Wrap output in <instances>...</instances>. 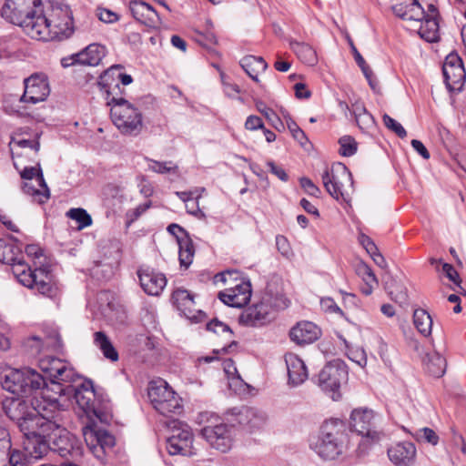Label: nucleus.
I'll use <instances>...</instances> for the list:
<instances>
[{"mask_svg":"<svg viewBox=\"0 0 466 466\" xmlns=\"http://www.w3.org/2000/svg\"><path fill=\"white\" fill-rule=\"evenodd\" d=\"M0 262L11 265L14 275L25 287L51 299L60 298L61 289L54 276L44 269L32 271L22 260L21 249L13 239L0 238Z\"/></svg>","mask_w":466,"mask_h":466,"instance_id":"1","label":"nucleus"},{"mask_svg":"<svg viewBox=\"0 0 466 466\" xmlns=\"http://www.w3.org/2000/svg\"><path fill=\"white\" fill-rule=\"evenodd\" d=\"M60 387L53 384L40 391V398L34 396L29 405L26 400L20 398H7L4 400V412L12 420L15 421L21 431L39 427L40 419L48 416V412H56L59 404L56 393Z\"/></svg>","mask_w":466,"mask_h":466,"instance_id":"2","label":"nucleus"},{"mask_svg":"<svg viewBox=\"0 0 466 466\" xmlns=\"http://www.w3.org/2000/svg\"><path fill=\"white\" fill-rule=\"evenodd\" d=\"M28 36L33 39L48 41L62 40L72 35L75 30L70 7L63 4H55L46 12L41 9L35 24L28 26Z\"/></svg>","mask_w":466,"mask_h":466,"instance_id":"3","label":"nucleus"},{"mask_svg":"<svg viewBox=\"0 0 466 466\" xmlns=\"http://www.w3.org/2000/svg\"><path fill=\"white\" fill-rule=\"evenodd\" d=\"M67 386L56 383L60 387L59 393H56L57 403L59 404L56 412L63 410L71 398H73L78 409L83 411L89 421L94 419H98L103 421L102 414L95 408L96 394L94 391L93 383L91 380L81 378L76 373V378L74 380H69Z\"/></svg>","mask_w":466,"mask_h":466,"instance_id":"4","label":"nucleus"},{"mask_svg":"<svg viewBox=\"0 0 466 466\" xmlns=\"http://www.w3.org/2000/svg\"><path fill=\"white\" fill-rule=\"evenodd\" d=\"M113 124L124 136H138L144 127L143 114L133 103L124 97L112 96L107 99Z\"/></svg>","mask_w":466,"mask_h":466,"instance_id":"5","label":"nucleus"},{"mask_svg":"<svg viewBox=\"0 0 466 466\" xmlns=\"http://www.w3.org/2000/svg\"><path fill=\"white\" fill-rule=\"evenodd\" d=\"M345 442L344 425L341 420H329L320 427L312 449L325 460H334L342 453Z\"/></svg>","mask_w":466,"mask_h":466,"instance_id":"6","label":"nucleus"},{"mask_svg":"<svg viewBox=\"0 0 466 466\" xmlns=\"http://www.w3.org/2000/svg\"><path fill=\"white\" fill-rule=\"evenodd\" d=\"M3 387L14 394L23 395L31 400L34 396L41 400L40 391L46 388L43 376L29 368L10 370L5 377Z\"/></svg>","mask_w":466,"mask_h":466,"instance_id":"7","label":"nucleus"},{"mask_svg":"<svg viewBox=\"0 0 466 466\" xmlns=\"http://www.w3.org/2000/svg\"><path fill=\"white\" fill-rule=\"evenodd\" d=\"M350 428L362 437L360 450L364 452L370 446L385 439V434L378 430L379 416L368 408H357L351 411Z\"/></svg>","mask_w":466,"mask_h":466,"instance_id":"8","label":"nucleus"},{"mask_svg":"<svg viewBox=\"0 0 466 466\" xmlns=\"http://www.w3.org/2000/svg\"><path fill=\"white\" fill-rule=\"evenodd\" d=\"M42 9L40 0H5L2 16L10 23L19 25L28 35V26L35 24Z\"/></svg>","mask_w":466,"mask_h":466,"instance_id":"9","label":"nucleus"},{"mask_svg":"<svg viewBox=\"0 0 466 466\" xmlns=\"http://www.w3.org/2000/svg\"><path fill=\"white\" fill-rule=\"evenodd\" d=\"M237 271H225L217 274L214 278L216 284L221 282L230 287L218 293L219 299L230 307L240 308L248 304L251 298V285L249 281L238 279Z\"/></svg>","mask_w":466,"mask_h":466,"instance_id":"10","label":"nucleus"},{"mask_svg":"<svg viewBox=\"0 0 466 466\" xmlns=\"http://www.w3.org/2000/svg\"><path fill=\"white\" fill-rule=\"evenodd\" d=\"M199 423H207L202 429V436L216 450L227 452L232 447L234 429L218 422L219 418L210 412H202L198 417Z\"/></svg>","mask_w":466,"mask_h":466,"instance_id":"11","label":"nucleus"},{"mask_svg":"<svg viewBox=\"0 0 466 466\" xmlns=\"http://www.w3.org/2000/svg\"><path fill=\"white\" fill-rule=\"evenodd\" d=\"M322 182L327 192L337 200H348L353 192L351 173L341 163L332 165L322 175Z\"/></svg>","mask_w":466,"mask_h":466,"instance_id":"12","label":"nucleus"},{"mask_svg":"<svg viewBox=\"0 0 466 466\" xmlns=\"http://www.w3.org/2000/svg\"><path fill=\"white\" fill-rule=\"evenodd\" d=\"M286 306L281 298H274L266 294L259 302L242 311L239 316V322L250 327L262 326L273 319L276 310Z\"/></svg>","mask_w":466,"mask_h":466,"instance_id":"13","label":"nucleus"},{"mask_svg":"<svg viewBox=\"0 0 466 466\" xmlns=\"http://www.w3.org/2000/svg\"><path fill=\"white\" fill-rule=\"evenodd\" d=\"M348 369L340 360H335L325 365L319 374V386L333 400L341 399V388L348 381Z\"/></svg>","mask_w":466,"mask_h":466,"instance_id":"14","label":"nucleus"},{"mask_svg":"<svg viewBox=\"0 0 466 466\" xmlns=\"http://www.w3.org/2000/svg\"><path fill=\"white\" fill-rule=\"evenodd\" d=\"M147 394L154 409L164 416L180 413L182 410L180 398L165 380L150 382Z\"/></svg>","mask_w":466,"mask_h":466,"instance_id":"15","label":"nucleus"},{"mask_svg":"<svg viewBox=\"0 0 466 466\" xmlns=\"http://www.w3.org/2000/svg\"><path fill=\"white\" fill-rule=\"evenodd\" d=\"M59 412H48V416L45 419H40L39 427L42 432L46 433L48 443L50 444L49 450L56 451L60 456L67 455L72 447V439L69 432L62 428L58 422L57 416Z\"/></svg>","mask_w":466,"mask_h":466,"instance_id":"16","label":"nucleus"},{"mask_svg":"<svg viewBox=\"0 0 466 466\" xmlns=\"http://www.w3.org/2000/svg\"><path fill=\"white\" fill-rule=\"evenodd\" d=\"M39 368L43 373L50 379V383H46V387H51L52 383L68 382L76 378V372L67 362L53 358L46 357L39 360Z\"/></svg>","mask_w":466,"mask_h":466,"instance_id":"17","label":"nucleus"},{"mask_svg":"<svg viewBox=\"0 0 466 466\" xmlns=\"http://www.w3.org/2000/svg\"><path fill=\"white\" fill-rule=\"evenodd\" d=\"M85 441L96 458H102L106 448L115 444V438L104 430L97 429L95 421H89L83 427Z\"/></svg>","mask_w":466,"mask_h":466,"instance_id":"18","label":"nucleus"},{"mask_svg":"<svg viewBox=\"0 0 466 466\" xmlns=\"http://www.w3.org/2000/svg\"><path fill=\"white\" fill-rule=\"evenodd\" d=\"M445 84L450 91L459 92L466 80V71L461 58L457 54L446 56L442 66Z\"/></svg>","mask_w":466,"mask_h":466,"instance_id":"19","label":"nucleus"},{"mask_svg":"<svg viewBox=\"0 0 466 466\" xmlns=\"http://www.w3.org/2000/svg\"><path fill=\"white\" fill-rule=\"evenodd\" d=\"M49 93L50 87L47 76L44 74L36 73L25 79V92L21 100L36 104L45 101Z\"/></svg>","mask_w":466,"mask_h":466,"instance_id":"20","label":"nucleus"},{"mask_svg":"<svg viewBox=\"0 0 466 466\" xmlns=\"http://www.w3.org/2000/svg\"><path fill=\"white\" fill-rule=\"evenodd\" d=\"M193 434L187 426L175 429L167 440V451L170 455L190 456L193 451Z\"/></svg>","mask_w":466,"mask_h":466,"instance_id":"21","label":"nucleus"},{"mask_svg":"<svg viewBox=\"0 0 466 466\" xmlns=\"http://www.w3.org/2000/svg\"><path fill=\"white\" fill-rule=\"evenodd\" d=\"M22 432L25 437L24 449L28 458L41 459L48 452L50 444L40 427L25 430Z\"/></svg>","mask_w":466,"mask_h":466,"instance_id":"22","label":"nucleus"},{"mask_svg":"<svg viewBox=\"0 0 466 466\" xmlns=\"http://www.w3.org/2000/svg\"><path fill=\"white\" fill-rule=\"evenodd\" d=\"M140 286L149 296H158L167 285V279L161 272L143 268L137 271Z\"/></svg>","mask_w":466,"mask_h":466,"instance_id":"23","label":"nucleus"},{"mask_svg":"<svg viewBox=\"0 0 466 466\" xmlns=\"http://www.w3.org/2000/svg\"><path fill=\"white\" fill-rule=\"evenodd\" d=\"M167 231L176 237L179 248L180 266L187 268L191 265L195 254L192 240L189 238L187 232L177 224L169 225Z\"/></svg>","mask_w":466,"mask_h":466,"instance_id":"24","label":"nucleus"},{"mask_svg":"<svg viewBox=\"0 0 466 466\" xmlns=\"http://www.w3.org/2000/svg\"><path fill=\"white\" fill-rule=\"evenodd\" d=\"M174 304L188 319L198 322L201 321L205 314L196 309L194 295L184 289H177L172 294Z\"/></svg>","mask_w":466,"mask_h":466,"instance_id":"25","label":"nucleus"},{"mask_svg":"<svg viewBox=\"0 0 466 466\" xmlns=\"http://www.w3.org/2000/svg\"><path fill=\"white\" fill-rule=\"evenodd\" d=\"M393 13L410 25L418 24L425 17V12L417 0H394Z\"/></svg>","mask_w":466,"mask_h":466,"instance_id":"26","label":"nucleus"},{"mask_svg":"<svg viewBox=\"0 0 466 466\" xmlns=\"http://www.w3.org/2000/svg\"><path fill=\"white\" fill-rule=\"evenodd\" d=\"M129 10L137 21L148 27L157 28L161 24L158 13L142 0L130 1Z\"/></svg>","mask_w":466,"mask_h":466,"instance_id":"27","label":"nucleus"},{"mask_svg":"<svg viewBox=\"0 0 466 466\" xmlns=\"http://www.w3.org/2000/svg\"><path fill=\"white\" fill-rule=\"evenodd\" d=\"M431 15H425L417 25H410V30L415 31L418 35L427 42H435L439 39V23L436 19V9L433 5H430Z\"/></svg>","mask_w":466,"mask_h":466,"instance_id":"28","label":"nucleus"},{"mask_svg":"<svg viewBox=\"0 0 466 466\" xmlns=\"http://www.w3.org/2000/svg\"><path fill=\"white\" fill-rule=\"evenodd\" d=\"M388 456L396 466H411L416 458V447L410 441L399 442L388 450Z\"/></svg>","mask_w":466,"mask_h":466,"instance_id":"29","label":"nucleus"},{"mask_svg":"<svg viewBox=\"0 0 466 466\" xmlns=\"http://www.w3.org/2000/svg\"><path fill=\"white\" fill-rule=\"evenodd\" d=\"M289 383L293 386L302 384L308 379V370L304 361L294 353H288L285 356Z\"/></svg>","mask_w":466,"mask_h":466,"instance_id":"30","label":"nucleus"},{"mask_svg":"<svg viewBox=\"0 0 466 466\" xmlns=\"http://www.w3.org/2000/svg\"><path fill=\"white\" fill-rule=\"evenodd\" d=\"M319 335L320 329L310 321L298 323L289 332L290 339L298 344L312 343Z\"/></svg>","mask_w":466,"mask_h":466,"instance_id":"31","label":"nucleus"},{"mask_svg":"<svg viewBox=\"0 0 466 466\" xmlns=\"http://www.w3.org/2000/svg\"><path fill=\"white\" fill-rule=\"evenodd\" d=\"M106 54V49L104 46L90 44L84 50L76 54L73 58L76 64L96 66L99 65Z\"/></svg>","mask_w":466,"mask_h":466,"instance_id":"32","label":"nucleus"},{"mask_svg":"<svg viewBox=\"0 0 466 466\" xmlns=\"http://www.w3.org/2000/svg\"><path fill=\"white\" fill-rule=\"evenodd\" d=\"M22 189L39 203L46 202L50 196L49 188L45 182L43 175H39L35 180L25 181Z\"/></svg>","mask_w":466,"mask_h":466,"instance_id":"33","label":"nucleus"},{"mask_svg":"<svg viewBox=\"0 0 466 466\" xmlns=\"http://www.w3.org/2000/svg\"><path fill=\"white\" fill-rule=\"evenodd\" d=\"M39 142L37 139H17L12 138L10 148L14 158H21L24 156H35L39 150Z\"/></svg>","mask_w":466,"mask_h":466,"instance_id":"34","label":"nucleus"},{"mask_svg":"<svg viewBox=\"0 0 466 466\" xmlns=\"http://www.w3.org/2000/svg\"><path fill=\"white\" fill-rule=\"evenodd\" d=\"M423 363L426 370L433 377L443 376L447 368V361L440 353L433 351L423 357Z\"/></svg>","mask_w":466,"mask_h":466,"instance_id":"35","label":"nucleus"},{"mask_svg":"<svg viewBox=\"0 0 466 466\" xmlns=\"http://www.w3.org/2000/svg\"><path fill=\"white\" fill-rule=\"evenodd\" d=\"M60 339L58 336L49 338L45 340L39 337H31L25 341V348L31 355H37L49 348L60 347Z\"/></svg>","mask_w":466,"mask_h":466,"instance_id":"36","label":"nucleus"},{"mask_svg":"<svg viewBox=\"0 0 466 466\" xmlns=\"http://www.w3.org/2000/svg\"><path fill=\"white\" fill-rule=\"evenodd\" d=\"M241 66L254 81L258 82V75L267 69L268 65L261 56H247L242 58Z\"/></svg>","mask_w":466,"mask_h":466,"instance_id":"37","label":"nucleus"},{"mask_svg":"<svg viewBox=\"0 0 466 466\" xmlns=\"http://www.w3.org/2000/svg\"><path fill=\"white\" fill-rule=\"evenodd\" d=\"M122 66L116 65L109 67L100 76L99 84L105 88L108 96L113 95L116 88H119V76Z\"/></svg>","mask_w":466,"mask_h":466,"instance_id":"38","label":"nucleus"},{"mask_svg":"<svg viewBox=\"0 0 466 466\" xmlns=\"http://www.w3.org/2000/svg\"><path fill=\"white\" fill-rule=\"evenodd\" d=\"M356 272L363 281L361 292L367 296L370 295L378 286V280L371 268L365 263H360L357 266Z\"/></svg>","mask_w":466,"mask_h":466,"instance_id":"39","label":"nucleus"},{"mask_svg":"<svg viewBox=\"0 0 466 466\" xmlns=\"http://www.w3.org/2000/svg\"><path fill=\"white\" fill-rule=\"evenodd\" d=\"M94 343L102 351L105 358L111 361H116L118 360L116 350L104 332L96 331L94 333Z\"/></svg>","mask_w":466,"mask_h":466,"instance_id":"40","label":"nucleus"},{"mask_svg":"<svg viewBox=\"0 0 466 466\" xmlns=\"http://www.w3.org/2000/svg\"><path fill=\"white\" fill-rule=\"evenodd\" d=\"M290 48L303 63L309 66H314L317 63V53L310 46L292 41L290 42Z\"/></svg>","mask_w":466,"mask_h":466,"instance_id":"41","label":"nucleus"},{"mask_svg":"<svg viewBox=\"0 0 466 466\" xmlns=\"http://www.w3.org/2000/svg\"><path fill=\"white\" fill-rule=\"evenodd\" d=\"M413 324L418 331L424 337L431 334L432 319L423 309H417L413 312Z\"/></svg>","mask_w":466,"mask_h":466,"instance_id":"42","label":"nucleus"},{"mask_svg":"<svg viewBox=\"0 0 466 466\" xmlns=\"http://www.w3.org/2000/svg\"><path fill=\"white\" fill-rule=\"evenodd\" d=\"M205 191L204 187L197 188L191 191L177 192V196L186 204V208L191 214H197L199 211L198 198Z\"/></svg>","mask_w":466,"mask_h":466,"instance_id":"43","label":"nucleus"},{"mask_svg":"<svg viewBox=\"0 0 466 466\" xmlns=\"http://www.w3.org/2000/svg\"><path fill=\"white\" fill-rule=\"evenodd\" d=\"M385 289L390 298L398 303L404 304L408 300L407 289L400 281L390 279L385 284Z\"/></svg>","mask_w":466,"mask_h":466,"instance_id":"44","label":"nucleus"},{"mask_svg":"<svg viewBox=\"0 0 466 466\" xmlns=\"http://www.w3.org/2000/svg\"><path fill=\"white\" fill-rule=\"evenodd\" d=\"M441 270L444 273L445 277L453 283L454 286L451 287L452 290L459 294L466 295V290L461 286V278L452 265L442 263Z\"/></svg>","mask_w":466,"mask_h":466,"instance_id":"45","label":"nucleus"},{"mask_svg":"<svg viewBox=\"0 0 466 466\" xmlns=\"http://www.w3.org/2000/svg\"><path fill=\"white\" fill-rule=\"evenodd\" d=\"M25 254L27 257L32 258L34 259L33 266L35 267L32 271H35L38 269H44L49 272L52 276L53 274L46 268H44V261L46 260L45 256L43 255L42 249L37 245H28L25 248Z\"/></svg>","mask_w":466,"mask_h":466,"instance_id":"46","label":"nucleus"},{"mask_svg":"<svg viewBox=\"0 0 466 466\" xmlns=\"http://www.w3.org/2000/svg\"><path fill=\"white\" fill-rule=\"evenodd\" d=\"M281 115L286 120L287 127L290 131L292 137L301 145L305 146L308 143V138L302 129L292 120L287 111L281 110Z\"/></svg>","mask_w":466,"mask_h":466,"instance_id":"47","label":"nucleus"},{"mask_svg":"<svg viewBox=\"0 0 466 466\" xmlns=\"http://www.w3.org/2000/svg\"><path fill=\"white\" fill-rule=\"evenodd\" d=\"M258 110L269 121V123L279 131L285 129L284 123L271 108L262 103L257 104Z\"/></svg>","mask_w":466,"mask_h":466,"instance_id":"48","label":"nucleus"},{"mask_svg":"<svg viewBox=\"0 0 466 466\" xmlns=\"http://www.w3.org/2000/svg\"><path fill=\"white\" fill-rule=\"evenodd\" d=\"M353 114L360 128L369 127L373 124L372 116L366 111L362 104L356 103L353 106Z\"/></svg>","mask_w":466,"mask_h":466,"instance_id":"49","label":"nucleus"},{"mask_svg":"<svg viewBox=\"0 0 466 466\" xmlns=\"http://www.w3.org/2000/svg\"><path fill=\"white\" fill-rule=\"evenodd\" d=\"M66 215L78 223L79 229L86 228L92 224L90 215L83 208H71Z\"/></svg>","mask_w":466,"mask_h":466,"instance_id":"50","label":"nucleus"},{"mask_svg":"<svg viewBox=\"0 0 466 466\" xmlns=\"http://www.w3.org/2000/svg\"><path fill=\"white\" fill-rule=\"evenodd\" d=\"M14 165L15 168L19 171L22 179L25 181L35 180L39 175H43L40 166L36 163L35 167H24L21 168V163L17 160H15Z\"/></svg>","mask_w":466,"mask_h":466,"instance_id":"51","label":"nucleus"},{"mask_svg":"<svg viewBox=\"0 0 466 466\" xmlns=\"http://www.w3.org/2000/svg\"><path fill=\"white\" fill-rule=\"evenodd\" d=\"M343 341L345 343L346 354H347L348 358L351 361L358 364L359 366L365 367L367 364V356H366L364 350H362L360 348L353 349L349 346L348 342L345 339H343Z\"/></svg>","mask_w":466,"mask_h":466,"instance_id":"52","label":"nucleus"},{"mask_svg":"<svg viewBox=\"0 0 466 466\" xmlns=\"http://www.w3.org/2000/svg\"><path fill=\"white\" fill-rule=\"evenodd\" d=\"M148 169L159 174H175L177 171V166L171 161L158 162L156 160H149Z\"/></svg>","mask_w":466,"mask_h":466,"instance_id":"53","label":"nucleus"},{"mask_svg":"<svg viewBox=\"0 0 466 466\" xmlns=\"http://www.w3.org/2000/svg\"><path fill=\"white\" fill-rule=\"evenodd\" d=\"M414 437L418 441L426 442L431 445H436L439 441L437 433L430 428H421L415 431Z\"/></svg>","mask_w":466,"mask_h":466,"instance_id":"54","label":"nucleus"},{"mask_svg":"<svg viewBox=\"0 0 466 466\" xmlns=\"http://www.w3.org/2000/svg\"><path fill=\"white\" fill-rule=\"evenodd\" d=\"M339 143L340 145L339 152L342 156L350 157L355 154L357 143L353 137L349 136L342 137Z\"/></svg>","mask_w":466,"mask_h":466,"instance_id":"55","label":"nucleus"},{"mask_svg":"<svg viewBox=\"0 0 466 466\" xmlns=\"http://www.w3.org/2000/svg\"><path fill=\"white\" fill-rule=\"evenodd\" d=\"M246 417L248 419V424L250 429H259L266 421V417L258 412L252 410H247Z\"/></svg>","mask_w":466,"mask_h":466,"instance_id":"56","label":"nucleus"},{"mask_svg":"<svg viewBox=\"0 0 466 466\" xmlns=\"http://www.w3.org/2000/svg\"><path fill=\"white\" fill-rule=\"evenodd\" d=\"M383 124L400 137L403 138L407 136L405 128L399 122L386 114L383 116Z\"/></svg>","mask_w":466,"mask_h":466,"instance_id":"57","label":"nucleus"},{"mask_svg":"<svg viewBox=\"0 0 466 466\" xmlns=\"http://www.w3.org/2000/svg\"><path fill=\"white\" fill-rule=\"evenodd\" d=\"M223 369H224V371H225L226 375L228 376V380H231L233 381V383L238 385V383H240L242 381L232 360H230V359L225 360L223 361Z\"/></svg>","mask_w":466,"mask_h":466,"instance_id":"58","label":"nucleus"},{"mask_svg":"<svg viewBox=\"0 0 466 466\" xmlns=\"http://www.w3.org/2000/svg\"><path fill=\"white\" fill-rule=\"evenodd\" d=\"M358 239L360 245L366 249V251L369 254H370L371 256H377L378 258L383 261V258L380 254H378V248L370 237L366 236L363 233H360L359 235Z\"/></svg>","mask_w":466,"mask_h":466,"instance_id":"59","label":"nucleus"},{"mask_svg":"<svg viewBox=\"0 0 466 466\" xmlns=\"http://www.w3.org/2000/svg\"><path fill=\"white\" fill-rule=\"evenodd\" d=\"M276 247H277L279 252H280V254L283 257H285L287 258H290L293 256L292 248H291L290 244L286 237H284L282 235H278L276 237Z\"/></svg>","mask_w":466,"mask_h":466,"instance_id":"60","label":"nucleus"},{"mask_svg":"<svg viewBox=\"0 0 466 466\" xmlns=\"http://www.w3.org/2000/svg\"><path fill=\"white\" fill-rule=\"evenodd\" d=\"M320 307H321V309L327 313L343 315L342 310L336 304V302L334 301V299L332 298H329V297L322 298L320 299Z\"/></svg>","mask_w":466,"mask_h":466,"instance_id":"61","label":"nucleus"},{"mask_svg":"<svg viewBox=\"0 0 466 466\" xmlns=\"http://www.w3.org/2000/svg\"><path fill=\"white\" fill-rule=\"evenodd\" d=\"M207 329L218 334L221 333L228 339H231V330L229 327L220 321L213 320L208 323Z\"/></svg>","mask_w":466,"mask_h":466,"instance_id":"62","label":"nucleus"},{"mask_svg":"<svg viewBox=\"0 0 466 466\" xmlns=\"http://www.w3.org/2000/svg\"><path fill=\"white\" fill-rule=\"evenodd\" d=\"M299 183L301 187L309 196L318 197L320 193L319 188L308 177L300 178Z\"/></svg>","mask_w":466,"mask_h":466,"instance_id":"63","label":"nucleus"},{"mask_svg":"<svg viewBox=\"0 0 466 466\" xmlns=\"http://www.w3.org/2000/svg\"><path fill=\"white\" fill-rule=\"evenodd\" d=\"M11 438L7 429L0 427V453L10 451Z\"/></svg>","mask_w":466,"mask_h":466,"instance_id":"64","label":"nucleus"}]
</instances>
